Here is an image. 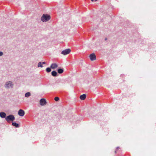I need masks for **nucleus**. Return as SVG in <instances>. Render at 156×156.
I'll return each instance as SVG.
<instances>
[{
	"instance_id": "10",
	"label": "nucleus",
	"mask_w": 156,
	"mask_h": 156,
	"mask_svg": "<svg viewBox=\"0 0 156 156\" xmlns=\"http://www.w3.org/2000/svg\"><path fill=\"white\" fill-rule=\"evenodd\" d=\"M6 114L4 112H0V116L2 118H6Z\"/></svg>"
},
{
	"instance_id": "20",
	"label": "nucleus",
	"mask_w": 156,
	"mask_h": 156,
	"mask_svg": "<svg viewBox=\"0 0 156 156\" xmlns=\"http://www.w3.org/2000/svg\"><path fill=\"white\" fill-rule=\"evenodd\" d=\"M107 40V38H106V37L105 38V41H106V40Z\"/></svg>"
},
{
	"instance_id": "18",
	"label": "nucleus",
	"mask_w": 156,
	"mask_h": 156,
	"mask_svg": "<svg viewBox=\"0 0 156 156\" xmlns=\"http://www.w3.org/2000/svg\"><path fill=\"white\" fill-rule=\"evenodd\" d=\"M3 52L2 51H0V56H2L3 55Z\"/></svg>"
},
{
	"instance_id": "19",
	"label": "nucleus",
	"mask_w": 156,
	"mask_h": 156,
	"mask_svg": "<svg viewBox=\"0 0 156 156\" xmlns=\"http://www.w3.org/2000/svg\"><path fill=\"white\" fill-rule=\"evenodd\" d=\"M41 63H42V64H46V63L45 62H41Z\"/></svg>"
},
{
	"instance_id": "7",
	"label": "nucleus",
	"mask_w": 156,
	"mask_h": 156,
	"mask_svg": "<svg viewBox=\"0 0 156 156\" xmlns=\"http://www.w3.org/2000/svg\"><path fill=\"white\" fill-rule=\"evenodd\" d=\"M18 114L20 116H23L24 115V111L23 110L20 109L19 111L18 112Z\"/></svg>"
},
{
	"instance_id": "13",
	"label": "nucleus",
	"mask_w": 156,
	"mask_h": 156,
	"mask_svg": "<svg viewBox=\"0 0 156 156\" xmlns=\"http://www.w3.org/2000/svg\"><path fill=\"white\" fill-rule=\"evenodd\" d=\"M12 125L13 126H15L16 128H18L19 127V125L15 122H12Z\"/></svg>"
},
{
	"instance_id": "2",
	"label": "nucleus",
	"mask_w": 156,
	"mask_h": 156,
	"mask_svg": "<svg viewBox=\"0 0 156 156\" xmlns=\"http://www.w3.org/2000/svg\"><path fill=\"white\" fill-rule=\"evenodd\" d=\"M15 119V117L14 115H10L8 116H7L5 118V120L8 122L10 121H13Z\"/></svg>"
},
{
	"instance_id": "8",
	"label": "nucleus",
	"mask_w": 156,
	"mask_h": 156,
	"mask_svg": "<svg viewBox=\"0 0 156 156\" xmlns=\"http://www.w3.org/2000/svg\"><path fill=\"white\" fill-rule=\"evenodd\" d=\"M51 68L52 69H55L58 66V65L55 63H52L51 65Z\"/></svg>"
},
{
	"instance_id": "12",
	"label": "nucleus",
	"mask_w": 156,
	"mask_h": 156,
	"mask_svg": "<svg viewBox=\"0 0 156 156\" xmlns=\"http://www.w3.org/2000/svg\"><path fill=\"white\" fill-rule=\"evenodd\" d=\"M86 94H83L80 96V98L82 100H84L86 98Z\"/></svg>"
},
{
	"instance_id": "5",
	"label": "nucleus",
	"mask_w": 156,
	"mask_h": 156,
	"mask_svg": "<svg viewBox=\"0 0 156 156\" xmlns=\"http://www.w3.org/2000/svg\"><path fill=\"white\" fill-rule=\"evenodd\" d=\"M89 57L91 61H94L96 59V56L94 53L90 54Z\"/></svg>"
},
{
	"instance_id": "6",
	"label": "nucleus",
	"mask_w": 156,
	"mask_h": 156,
	"mask_svg": "<svg viewBox=\"0 0 156 156\" xmlns=\"http://www.w3.org/2000/svg\"><path fill=\"white\" fill-rule=\"evenodd\" d=\"M47 103L45 99L42 98L40 101V104L41 105H44Z\"/></svg>"
},
{
	"instance_id": "11",
	"label": "nucleus",
	"mask_w": 156,
	"mask_h": 156,
	"mask_svg": "<svg viewBox=\"0 0 156 156\" xmlns=\"http://www.w3.org/2000/svg\"><path fill=\"white\" fill-rule=\"evenodd\" d=\"M51 75L54 77L57 76H58L57 73L56 71H53L51 73Z\"/></svg>"
},
{
	"instance_id": "4",
	"label": "nucleus",
	"mask_w": 156,
	"mask_h": 156,
	"mask_svg": "<svg viewBox=\"0 0 156 156\" xmlns=\"http://www.w3.org/2000/svg\"><path fill=\"white\" fill-rule=\"evenodd\" d=\"M71 51V50L70 49H67L62 51L61 53L64 55H67Z\"/></svg>"
},
{
	"instance_id": "14",
	"label": "nucleus",
	"mask_w": 156,
	"mask_h": 156,
	"mask_svg": "<svg viewBox=\"0 0 156 156\" xmlns=\"http://www.w3.org/2000/svg\"><path fill=\"white\" fill-rule=\"evenodd\" d=\"M30 93L29 92H27L25 94V97L28 98L30 96Z\"/></svg>"
},
{
	"instance_id": "22",
	"label": "nucleus",
	"mask_w": 156,
	"mask_h": 156,
	"mask_svg": "<svg viewBox=\"0 0 156 156\" xmlns=\"http://www.w3.org/2000/svg\"><path fill=\"white\" fill-rule=\"evenodd\" d=\"M115 153H116V151H115Z\"/></svg>"
},
{
	"instance_id": "17",
	"label": "nucleus",
	"mask_w": 156,
	"mask_h": 156,
	"mask_svg": "<svg viewBox=\"0 0 156 156\" xmlns=\"http://www.w3.org/2000/svg\"><path fill=\"white\" fill-rule=\"evenodd\" d=\"M54 100L56 101H58L59 100V98L58 97H56L55 98Z\"/></svg>"
},
{
	"instance_id": "1",
	"label": "nucleus",
	"mask_w": 156,
	"mask_h": 156,
	"mask_svg": "<svg viewBox=\"0 0 156 156\" xmlns=\"http://www.w3.org/2000/svg\"><path fill=\"white\" fill-rule=\"evenodd\" d=\"M50 18L51 16L49 15L43 14L41 18V20L43 22H46L48 21Z\"/></svg>"
},
{
	"instance_id": "21",
	"label": "nucleus",
	"mask_w": 156,
	"mask_h": 156,
	"mask_svg": "<svg viewBox=\"0 0 156 156\" xmlns=\"http://www.w3.org/2000/svg\"><path fill=\"white\" fill-rule=\"evenodd\" d=\"M91 1L92 2H93L94 1V0H91ZM95 1H97V0H94Z\"/></svg>"
},
{
	"instance_id": "3",
	"label": "nucleus",
	"mask_w": 156,
	"mask_h": 156,
	"mask_svg": "<svg viewBox=\"0 0 156 156\" xmlns=\"http://www.w3.org/2000/svg\"><path fill=\"white\" fill-rule=\"evenodd\" d=\"M13 86V84L11 81L6 82L5 85V87L7 88H9L10 87L12 88Z\"/></svg>"
},
{
	"instance_id": "15",
	"label": "nucleus",
	"mask_w": 156,
	"mask_h": 156,
	"mask_svg": "<svg viewBox=\"0 0 156 156\" xmlns=\"http://www.w3.org/2000/svg\"><path fill=\"white\" fill-rule=\"evenodd\" d=\"M51 68L50 67H48L46 69V71L48 73L50 72L51 71Z\"/></svg>"
},
{
	"instance_id": "16",
	"label": "nucleus",
	"mask_w": 156,
	"mask_h": 156,
	"mask_svg": "<svg viewBox=\"0 0 156 156\" xmlns=\"http://www.w3.org/2000/svg\"><path fill=\"white\" fill-rule=\"evenodd\" d=\"M38 67H43L42 65V63L41 62H39L38 64Z\"/></svg>"
},
{
	"instance_id": "9",
	"label": "nucleus",
	"mask_w": 156,
	"mask_h": 156,
	"mask_svg": "<svg viewBox=\"0 0 156 156\" xmlns=\"http://www.w3.org/2000/svg\"><path fill=\"white\" fill-rule=\"evenodd\" d=\"M58 73L59 74H62L64 72V69L63 68H58L57 69Z\"/></svg>"
}]
</instances>
